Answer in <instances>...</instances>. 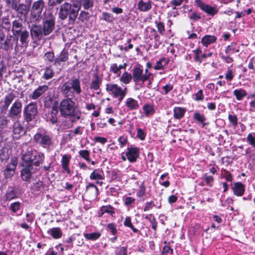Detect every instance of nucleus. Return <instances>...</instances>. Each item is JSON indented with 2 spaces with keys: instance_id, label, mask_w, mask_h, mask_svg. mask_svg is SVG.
Here are the masks:
<instances>
[{
  "instance_id": "nucleus-15",
  "label": "nucleus",
  "mask_w": 255,
  "mask_h": 255,
  "mask_svg": "<svg viewBox=\"0 0 255 255\" xmlns=\"http://www.w3.org/2000/svg\"><path fill=\"white\" fill-rule=\"evenodd\" d=\"M15 98L16 95L14 92H9L7 93L4 96L3 99L1 101V110L2 111L6 110Z\"/></svg>"
},
{
  "instance_id": "nucleus-59",
  "label": "nucleus",
  "mask_w": 255,
  "mask_h": 255,
  "mask_svg": "<svg viewBox=\"0 0 255 255\" xmlns=\"http://www.w3.org/2000/svg\"><path fill=\"white\" fill-rule=\"evenodd\" d=\"M255 134L249 133L247 137V140L253 147H255Z\"/></svg>"
},
{
  "instance_id": "nucleus-41",
  "label": "nucleus",
  "mask_w": 255,
  "mask_h": 255,
  "mask_svg": "<svg viewBox=\"0 0 255 255\" xmlns=\"http://www.w3.org/2000/svg\"><path fill=\"white\" fill-rule=\"evenodd\" d=\"M58 112V110L56 108H53L51 110L49 120L53 124L56 123L57 122Z\"/></svg>"
},
{
  "instance_id": "nucleus-42",
  "label": "nucleus",
  "mask_w": 255,
  "mask_h": 255,
  "mask_svg": "<svg viewBox=\"0 0 255 255\" xmlns=\"http://www.w3.org/2000/svg\"><path fill=\"white\" fill-rule=\"evenodd\" d=\"M124 225L125 227H128V228H129L130 229H131L132 230V231H133V232H134V233H136L138 232V230L133 227V226L131 223V218L130 217H127L125 219L124 221Z\"/></svg>"
},
{
  "instance_id": "nucleus-5",
  "label": "nucleus",
  "mask_w": 255,
  "mask_h": 255,
  "mask_svg": "<svg viewBox=\"0 0 255 255\" xmlns=\"http://www.w3.org/2000/svg\"><path fill=\"white\" fill-rule=\"evenodd\" d=\"M34 140L37 144L47 149L53 145L52 137L45 131H40L36 133Z\"/></svg>"
},
{
  "instance_id": "nucleus-1",
  "label": "nucleus",
  "mask_w": 255,
  "mask_h": 255,
  "mask_svg": "<svg viewBox=\"0 0 255 255\" xmlns=\"http://www.w3.org/2000/svg\"><path fill=\"white\" fill-rule=\"evenodd\" d=\"M73 98H66L63 99L59 104V111L61 115L65 118H73L72 122H75L81 119V113L77 109Z\"/></svg>"
},
{
  "instance_id": "nucleus-53",
  "label": "nucleus",
  "mask_w": 255,
  "mask_h": 255,
  "mask_svg": "<svg viewBox=\"0 0 255 255\" xmlns=\"http://www.w3.org/2000/svg\"><path fill=\"white\" fill-rule=\"evenodd\" d=\"M193 99L196 101H202L204 99L203 91L202 90H199L197 93L192 96Z\"/></svg>"
},
{
  "instance_id": "nucleus-13",
  "label": "nucleus",
  "mask_w": 255,
  "mask_h": 255,
  "mask_svg": "<svg viewBox=\"0 0 255 255\" xmlns=\"http://www.w3.org/2000/svg\"><path fill=\"white\" fill-rule=\"evenodd\" d=\"M17 164V159L12 158L11 162L7 164L3 171V175L6 178H9L13 176L15 173V170Z\"/></svg>"
},
{
  "instance_id": "nucleus-4",
  "label": "nucleus",
  "mask_w": 255,
  "mask_h": 255,
  "mask_svg": "<svg viewBox=\"0 0 255 255\" xmlns=\"http://www.w3.org/2000/svg\"><path fill=\"white\" fill-rule=\"evenodd\" d=\"M151 75L147 69L143 72L142 66L139 64L135 65L132 69L133 81L136 83L140 82L144 83L149 79Z\"/></svg>"
},
{
  "instance_id": "nucleus-23",
  "label": "nucleus",
  "mask_w": 255,
  "mask_h": 255,
  "mask_svg": "<svg viewBox=\"0 0 255 255\" xmlns=\"http://www.w3.org/2000/svg\"><path fill=\"white\" fill-rule=\"evenodd\" d=\"M234 195L242 196L245 191V185L240 182H235L232 187Z\"/></svg>"
},
{
  "instance_id": "nucleus-47",
  "label": "nucleus",
  "mask_w": 255,
  "mask_h": 255,
  "mask_svg": "<svg viewBox=\"0 0 255 255\" xmlns=\"http://www.w3.org/2000/svg\"><path fill=\"white\" fill-rule=\"evenodd\" d=\"M54 72L52 69L49 67H47L44 70L43 78L46 80L52 78L53 76Z\"/></svg>"
},
{
  "instance_id": "nucleus-49",
  "label": "nucleus",
  "mask_w": 255,
  "mask_h": 255,
  "mask_svg": "<svg viewBox=\"0 0 255 255\" xmlns=\"http://www.w3.org/2000/svg\"><path fill=\"white\" fill-rule=\"evenodd\" d=\"M16 11L18 13L25 15L27 14L28 9L27 6L25 4L20 3L18 4L17 9Z\"/></svg>"
},
{
  "instance_id": "nucleus-43",
  "label": "nucleus",
  "mask_w": 255,
  "mask_h": 255,
  "mask_svg": "<svg viewBox=\"0 0 255 255\" xmlns=\"http://www.w3.org/2000/svg\"><path fill=\"white\" fill-rule=\"evenodd\" d=\"M193 118L194 120L201 123L203 127L206 125V124L204 123L206 120V118L204 115L201 114L200 113L196 112L194 114Z\"/></svg>"
},
{
  "instance_id": "nucleus-63",
  "label": "nucleus",
  "mask_w": 255,
  "mask_h": 255,
  "mask_svg": "<svg viewBox=\"0 0 255 255\" xmlns=\"http://www.w3.org/2000/svg\"><path fill=\"white\" fill-rule=\"evenodd\" d=\"M89 16V13L85 11H81L80 13L79 19L83 22L87 20Z\"/></svg>"
},
{
  "instance_id": "nucleus-61",
  "label": "nucleus",
  "mask_w": 255,
  "mask_h": 255,
  "mask_svg": "<svg viewBox=\"0 0 255 255\" xmlns=\"http://www.w3.org/2000/svg\"><path fill=\"white\" fill-rule=\"evenodd\" d=\"M228 119L233 126L236 127L237 126L238 118L236 115L229 114L228 116Z\"/></svg>"
},
{
  "instance_id": "nucleus-37",
  "label": "nucleus",
  "mask_w": 255,
  "mask_h": 255,
  "mask_svg": "<svg viewBox=\"0 0 255 255\" xmlns=\"http://www.w3.org/2000/svg\"><path fill=\"white\" fill-rule=\"evenodd\" d=\"M34 156L35 157L33 162V167L35 166V167L37 168L42 163L45 156L42 152L38 151Z\"/></svg>"
},
{
  "instance_id": "nucleus-12",
  "label": "nucleus",
  "mask_w": 255,
  "mask_h": 255,
  "mask_svg": "<svg viewBox=\"0 0 255 255\" xmlns=\"http://www.w3.org/2000/svg\"><path fill=\"white\" fill-rule=\"evenodd\" d=\"M17 43V40L12 35H8L3 42L0 43V47L1 49L7 52H10L13 49L14 43Z\"/></svg>"
},
{
  "instance_id": "nucleus-7",
  "label": "nucleus",
  "mask_w": 255,
  "mask_h": 255,
  "mask_svg": "<svg viewBox=\"0 0 255 255\" xmlns=\"http://www.w3.org/2000/svg\"><path fill=\"white\" fill-rule=\"evenodd\" d=\"M44 5L43 0H38L33 3L30 10V20L31 22L39 21L40 20Z\"/></svg>"
},
{
  "instance_id": "nucleus-20",
  "label": "nucleus",
  "mask_w": 255,
  "mask_h": 255,
  "mask_svg": "<svg viewBox=\"0 0 255 255\" xmlns=\"http://www.w3.org/2000/svg\"><path fill=\"white\" fill-rule=\"evenodd\" d=\"M151 8L152 1L151 0H139L137 3V9L140 11H147Z\"/></svg>"
},
{
  "instance_id": "nucleus-2",
  "label": "nucleus",
  "mask_w": 255,
  "mask_h": 255,
  "mask_svg": "<svg viewBox=\"0 0 255 255\" xmlns=\"http://www.w3.org/2000/svg\"><path fill=\"white\" fill-rule=\"evenodd\" d=\"M80 9V6L75 4H71L68 2H65L61 4L58 12L59 18L64 20L68 17L69 21L74 22L76 20Z\"/></svg>"
},
{
  "instance_id": "nucleus-34",
  "label": "nucleus",
  "mask_w": 255,
  "mask_h": 255,
  "mask_svg": "<svg viewBox=\"0 0 255 255\" xmlns=\"http://www.w3.org/2000/svg\"><path fill=\"white\" fill-rule=\"evenodd\" d=\"M186 109L181 107H176L173 109V117L175 119L179 120L183 118Z\"/></svg>"
},
{
  "instance_id": "nucleus-17",
  "label": "nucleus",
  "mask_w": 255,
  "mask_h": 255,
  "mask_svg": "<svg viewBox=\"0 0 255 255\" xmlns=\"http://www.w3.org/2000/svg\"><path fill=\"white\" fill-rule=\"evenodd\" d=\"M22 109V103L19 100H16L12 105L8 112V116L13 118L20 114Z\"/></svg>"
},
{
  "instance_id": "nucleus-40",
  "label": "nucleus",
  "mask_w": 255,
  "mask_h": 255,
  "mask_svg": "<svg viewBox=\"0 0 255 255\" xmlns=\"http://www.w3.org/2000/svg\"><path fill=\"white\" fill-rule=\"evenodd\" d=\"M101 234L99 232H94L92 233H84V236L87 240L95 241L100 238Z\"/></svg>"
},
{
  "instance_id": "nucleus-54",
  "label": "nucleus",
  "mask_w": 255,
  "mask_h": 255,
  "mask_svg": "<svg viewBox=\"0 0 255 255\" xmlns=\"http://www.w3.org/2000/svg\"><path fill=\"white\" fill-rule=\"evenodd\" d=\"M204 177L206 181V185L209 187H212L214 180V177L212 175H208L207 173H205L204 175Z\"/></svg>"
},
{
  "instance_id": "nucleus-31",
  "label": "nucleus",
  "mask_w": 255,
  "mask_h": 255,
  "mask_svg": "<svg viewBox=\"0 0 255 255\" xmlns=\"http://www.w3.org/2000/svg\"><path fill=\"white\" fill-rule=\"evenodd\" d=\"M70 159V155L64 154L63 155L61 160L62 168L67 173H70V170L69 168V164Z\"/></svg>"
},
{
  "instance_id": "nucleus-58",
  "label": "nucleus",
  "mask_w": 255,
  "mask_h": 255,
  "mask_svg": "<svg viewBox=\"0 0 255 255\" xmlns=\"http://www.w3.org/2000/svg\"><path fill=\"white\" fill-rule=\"evenodd\" d=\"M145 187L142 184L140 186L139 189L136 192V196L137 197L141 199L145 195Z\"/></svg>"
},
{
  "instance_id": "nucleus-28",
  "label": "nucleus",
  "mask_w": 255,
  "mask_h": 255,
  "mask_svg": "<svg viewBox=\"0 0 255 255\" xmlns=\"http://www.w3.org/2000/svg\"><path fill=\"white\" fill-rule=\"evenodd\" d=\"M125 105L130 111L136 110L139 108L138 102L132 98L127 99Z\"/></svg>"
},
{
  "instance_id": "nucleus-26",
  "label": "nucleus",
  "mask_w": 255,
  "mask_h": 255,
  "mask_svg": "<svg viewBox=\"0 0 255 255\" xmlns=\"http://www.w3.org/2000/svg\"><path fill=\"white\" fill-rule=\"evenodd\" d=\"M17 198L16 191L12 187H9L6 190L3 197V201H9Z\"/></svg>"
},
{
  "instance_id": "nucleus-22",
  "label": "nucleus",
  "mask_w": 255,
  "mask_h": 255,
  "mask_svg": "<svg viewBox=\"0 0 255 255\" xmlns=\"http://www.w3.org/2000/svg\"><path fill=\"white\" fill-rule=\"evenodd\" d=\"M47 90L48 86L46 85L39 86L29 95V98L33 100H36L40 97Z\"/></svg>"
},
{
  "instance_id": "nucleus-45",
  "label": "nucleus",
  "mask_w": 255,
  "mask_h": 255,
  "mask_svg": "<svg viewBox=\"0 0 255 255\" xmlns=\"http://www.w3.org/2000/svg\"><path fill=\"white\" fill-rule=\"evenodd\" d=\"M124 204L126 206L131 208L132 207L135 202V199L131 197L127 196L124 198Z\"/></svg>"
},
{
  "instance_id": "nucleus-39",
  "label": "nucleus",
  "mask_w": 255,
  "mask_h": 255,
  "mask_svg": "<svg viewBox=\"0 0 255 255\" xmlns=\"http://www.w3.org/2000/svg\"><path fill=\"white\" fill-rule=\"evenodd\" d=\"M132 79V76L128 72H125L120 78V81L126 85L130 83Z\"/></svg>"
},
{
  "instance_id": "nucleus-16",
  "label": "nucleus",
  "mask_w": 255,
  "mask_h": 255,
  "mask_svg": "<svg viewBox=\"0 0 255 255\" xmlns=\"http://www.w3.org/2000/svg\"><path fill=\"white\" fill-rule=\"evenodd\" d=\"M30 34L33 40H40L43 35V31L41 26L32 24L30 28Z\"/></svg>"
},
{
  "instance_id": "nucleus-60",
  "label": "nucleus",
  "mask_w": 255,
  "mask_h": 255,
  "mask_svg": "<svg viewBox=\"0 0 255 255\" xmlns=\"http://www.w3.org/2000/svg\"><path fill=\"white\" fill-rule=\"evenodd\" d=\"M116 255H127V248L121 247L117 248L115 252Z\"/></svg>"
},
{
  "instance_id": "nucleus-55",
  "label": "nucleus",
  "mask_w": 255,
  "mask_h": 255,
  "mask_svg": "<svg viewBox=\"0 0 255 255\" xmlns=\"http://www.w3.org/2000/svg\"><path fill=\"white\" fill-rule=\"evenodd\" d=\"M103 211L105 213H109L112 216H114L115 214L114 208L111 205L103 206Z\"/></svg>"
},
{
  "instance_id": "nucleus-38",
  "label": "nucleus",
  "mask_w": 255,
  "mask_h": 255,
  "mask_svg": "<svg viewBox=\"0 0 255 255\" xmlns=\"http://www.w3.org/2000/svg\"><path fill=\"white\" fill-rule=\"evenodd\" d=\"M142 109L144 113L147 117L153 115L155 112V110L153 105L149 104L144 105L142 107Z\"/></svg>"
},
{
  "instance_id": "nucleus-50",
  "label": "nucleus",
  "mask_w": 255,
  "mask_h": 255,
  "mask_svg": "<svg viewBox=\"0 0 255 255\" xmlns=\"http://www.w3.org/2000/svg\"><path fill=\"white\" fill-rule=\"evenodd\" d=\"M79 155L87 162L90 161V152L88 150H81L79 151Z\"/></svg>"
},
{
  "instance_id": "nucleus-62",
  "label": "nucleus",
  "mask_w": 255,
  "mask_h": 255,
  "mask_svg": "<svg viewBox=\"0 0 255 255\" xmlns=\"http://www.w3.org/2000/svg\"><path fill=\"white\" fill-rule=\"evenodd\" d=\"M149 37L151 39L153 38L156 41H159V36L157 34L156 31L153 28L150 29Z\"/></svg>"
},
{
  "instance_id": "nucleus-57",
  "label": "nucleus",
  "mask_w": 255,
  "mask_h": 255,
  "mask_svg": "<svg viewBox=\"0 0 255 255\" xmlns=\"http://www.w3.org/2000/svg\"><path fill=\"white\" fill-rule=\"evenodd\" d=\"M54 54L53 52H47L43 55V59L45 61L52 62L54 60Z\"/></svg>"
},
{
  "instance_id": "nucleus-64",
  "label": "nucleus",
  "mask_w": 255,
  "mask_h": 255,
  "mask_svg": "<svg viewBox=\"0 0 255 255\" xmlns=\"http://www.w3.org/2000/svg\"><path fill=\"white\" fill-rule=\"evenodd\" d=\"M103 19L108 22H112L114 20L113 15L110 13L103 12Z\"/></svg>"
},
{
  "instance_id": "nucleus-27",
  "label": "nucleus",
  "mask_w": 255,
  "mask_h": 255,
  "mask_svg": "<svg viewBox=\"0 0 255 255\" xmlns=\"http://www.w3.org/2000/svg\"><path fill=\"white\" fill-rule=\"evenodd\" d=\"M86 191L91 195V198L95 199L97 198L99 194L98 187L92 183H89L86 186Z\"/></svg>"
},
{
  "instance_id": "nucleus-29",
  "label": "nucleus",
  "mask_w": 255,
  "mask_h": 255,
  "mask_svg": "<svg viewBox=\"0 0 255 255\" xmlns=\"http://www.w3.org/2000/svg\"><path fill=\"white\" fill-rule=\"evenodd\" d=\"M84 128L78 126L74 129L69 131V133L66 135V138L69 140H71L77 135H82L83 133Z\"/></svg>"
},
{
  "instance_id": "nucleus-3",
  "label": "nucleus",
  "mask_w": 255,
  "mask_h": 255,
  "mask_svg": "<svg viewBox=\"0 0 255 255\" xmlns=\"http://www.w3.org/2000/svg\"><path fill=\"white\" fill-rule=\"evenodd\" d=\"M61 92L66 98H74L75 95H80L82 92L80 80L74 78L65 82L61 87Z\"/></svg>"
},
{
  "instance_id": "nucleus-33",
  "label": "nucleus",
  "mask_w": 255,
  "mask_h": 255,
  "mask_svg": "<svg viewBox=\"0 0 255 255\" xmlns=\"http://www.w3.org/2000/svg\"><path fill=\"white\" fill-rule=\"evenodd\" d=\"M217 40V37L214 35H206L201 40L203 46L207 47L210 44L214 43Z\"/></svg>"
},
{
  "instance_id": "nucleus-46",
  "label": "nucleus",
  "mask_w": 255,
  "mask_h": 255,
  "mask_svg": "<svg viewBox=\"0 0 255 255\" xmlns=\"http://www.w3.org/2000/svg\"><path fill=\"white\" fill-rule=\"evenodd\" d=\"M101 84V80L98 76H96L95 79L93 80L90 84V89L97 90L99 89Z\"/></svg>"
},
{
  "instance_id": "nucleus-18",
  "label": "nucleus",
  "mask_w": 255,
  "mask_h": 255,
  "mask_svg": "<svg viewBox=\"0 0 255 255\" xmlns=\"http://www.w3.org/2000/svg\"><path fill=\"white\" fill-rule=\"evenodd\" d=\"M139 148L137 147H128L126 156L130 162H134L139 156Z\"/></svg>"
},
{
  "instance_id": "nucleus-52",
  "label": "nucleus",
  "mask_w": 255,
  "mask_h": 255,
  "mask_svg": "<svg viewBox=\"0 0 255 255\" xmlns=\"http://www.w3.org/2000/svg\"><path fill=\"white\" fill-rule=\"evenodd\" d=\"M93 0H82L81 5L85 9H89L92 8L93 6Z\"/></svg>"
},
{
  "instance_id": "nucleus-25",
  "label": "nucleus",
  "mask_w": 255,
  "mask_h": 255,
  "mask_svg": "<svg viewBox=\"0 0 255 255\" xmlns=\"http://www.w3.org/2000/svg\"><path fill=\"white\" fill-rule=\"evenodd\" d=\"M47 234L56 240L60 239L63 235L62 231L59 227H53L49 229L47 231Z\"/></svg>"
},
{
  "instance_id": "nucleus-10",
  "label": "nucleus",
  "mask_w": 255,
  "mask_h": 255,
  "mask_svg": "<svg viewBox=\"0 0 255 255\" xmlns=\"http://www.w3.org/2000/svg\"><path fill=\"white\" fill-rule=\"evenodd\" d=\"M23 168L21 171V177L22 180L28 181L32 176V174L38 170V168L31 166V165L22 162Z\"/></svg>"
},
{
  "instance_id": "nucleus-32",
  "label": "nucleus",
  "mask_w": 255,
  "mask_h": 255,
  "mask_svg": "<svg viewBox=\"0 0 255 255\" xmlns=\"http://www.w3.org/2000/svg\"><path fill=\"white\" fill-rule=\"evenodd\" d=\"M90 178L91 180H103L104 178V173L100 169H96L91 173Z\"/></svg>"
},
{
  "instance_id": "nucleus-35",
  "label": "nucleus",
  "mask_w": 255,
  "mask_h": 255,
  "mask_svg": "<svg viewBox=\"0 0 255 255\" xmlns=\"http://www.w3.org/2000/svg\"><path fill=\"white\" fill-rule=\"evenodd\" d=\"M20 36V41L21 44L24 46H27L28 43V38L29 36V32L25 29L20 31L19 35Z\"/></svg>"
},
{
  "instance_id": "nucleus-6",
  "label": "nucleus",
  "mask_w": 255,
  "mask_h": 255,
  "mask_svg": "<svg viewBox=\"0 0 255 255\" xmlns=\"http://www.w3.org/2000/svg\"><path fill=\"white\" fill-rule=\"evenodd\" d=\"M106 90L112 95L113 98H117L119 102H121L124 99L127 93V87L122 89L116 84H107Z\"/></svg>"
},
{
  "instance_id": "nucleus-44",
  "label": "nucleus",
  "mask_w": 255,
  "mask_h": 255,
  "mask_svg": "<svg viewBox=\"0 0 255 255\" xmlns=\"http://www.w3.org/2000/svg\"><path fill=\"white\" fill-rule=\"evenodd\" d=\"M9 158L8 150L7 148H2L0 151V160L5 162Z\"/></svg>"
},
{
  "instance_id": "nucleus-14",
  "label": "nucleus",
  "mask_w": 255,
  "mask_h": 255,
  "mask_svg": "<svg viewBox=\"0 0 255 255\" xmlns=\"http://www.w3.org/2000/svg\"><path fill=\"white\" fill-rule=\"evenodd\" d=\"M195 4L209 15L213 16L218 12L215 7L204 3L201 0H195Z\"/></svg>"
},
{
  "instance_id": "nucleus-30",
  "label": "nucleus",
  "mask_w": 255,
  "mask_h": 255,
  "mask_svg": "<svg viewBox=\"0 0 255 255\" xmlns=\"http://www.w3.org/2000/svg\"><path fill=\"white\" fill-rule=\"evenodd\" d=\"M169 62V60L168 58L162 57L156 62L153 68L156 70L163 69L168 64Z\"/></svg>"
},
{
  "instance_id": "nucleus-9",
  "label": "nucleus",
  "mask_w": 255,
  "mask_h": 255,
  "mask_svg": "<svg viewBox=\"0 0 255 255\" xmlns=\"http://www.w3.org/2000/svg\"><path fill=\"white\" fill-rule=\"evenodd\" d=\"M37 113V106L35 103H31L24 107L23 115L24 119L28 123L35 119Z\"/></svg>"
},
{
  "instance_id": "nucleus-56",
  "label": "nucleus",
  "mask_w": 255,
  "mask_h": 255,
  "mask_svg": "<svg viewBox=\"0 0 255 255\" xmlns=\"http://www.w3.org/2000/svg\"><path fill=\"white\" fill-rule=\"evenodd\" d=\"M110 71L118 76H120L121 74V71L119 70L118 65L116 63L111 64L110 67Z\"/></svg>"
},
{
  "instance_id": "nucleus-19",
  "label": "nucleus",
  "mask_w": 255,
  "mask_h": 255,
  "mask_svg": "<svg viewBox=\"0 0 255 255\" xmlns=\"http://www.w3.org/2000/svg\"><path fill=\"white\" fill-rule=\"evenodd\" d=\"M13 137L18 139L25 133L24 128L19 122H15L12 127Z\"/></svg>"
},
{
  "instance_id": "nucleus-51",
  "label": "nucleus",
  "mask_w": 255,
  "mask_h": 255,
  "mask_svg": "<svg viewBox=\"0 0 255 255\" xmlns=\"http://www.w3.org/2000/svg\"><path fill=\"white\" fill-rule=\"evenodd\" d=\"M21 203L19 202L12 203L9 206V209L13 213H16L20 209Z\"/></svg>"
},
{
  "instance_id": "nucleus-8",
  "label": "nucleus",
  "mask_w": 255,
  "mask_h": 255,
  "mask_svg": "<svg viewBox=\"0 0 255 255\" xmlns=\"http://www.w3.org/2000/svg\"><path fill=\"white\" fill-rule=\"evenodd\" d=\"M55 19L52 12L47 13L44 16L42 21V29L43 35H49L55 27Z\"/></svg>"
},
{
  "instance_id": "nucleus-36",
  "label": "nucleus",
  "mask_w": 255,
  "mask_h": 255,
  "mask_svg": "<svg viewBox=\"0 0 255 255\" xmlns=\"http://www.w3.org/2000/svg\"><path fill=\"white\" fill-rule=\"evenodd\" d=\"M233 94L237 100L242 101L247 96V92L244 89L240 88L234 90Z\"/></svg>"
},
{
  "instance_id": "nucleus-24",
  "label": "nucleus",
  "mask_w": 255,
  "mask_h": 255,
  "mask_svg": "<svg viewBox=\"0 0 255 255\" xmlns=\"http://www.w3.org/2000/svg\"><path fill=\"white\" fill-rule=\"evenodd\" d=\"M68 60V52L65 49H63L57 58L54 59L55 66L60 65L61 62H66Z\"/></svg>"
},
{
  "instance_id": "nucleus-48",
  "label": "nucleus",
  "mask_w": 255,
  "mask_h": 255,
  "mask_svg": "<svg viewBox=\"0 0 255 255\" xmlns=\"http://www.w3.org/2000/svg\"><path fill=\"white\" fill-rule=\"evenodd\" d=\"M236 46L237 44L235 43H232L230 45H228L225 50L226 54L230 55L235 52H238L239 50L236 49Z\"/></svg>"
},
{
  "instance_id": "nucleus-11",
  "label": "nucleus",
  "mask_w": 255,
  "mask_h": 255,
  "mask_svg": "<svg viewBox=\"0 0 255 255\" xmlns=\"http://www.w3.org/2000/svg\"><path fill=\"white\" fill-rule=\"evenodd\" d=\"M22 160L24 163L28 164L33 166V162L35 159L36 153L37 151L33 149L32 147H28L25 151H23Z\"/></svg>"
},
{
  "instance_id": "nucleus-21",
  "label": "nucleus",
  "mask_w": 255,
  "mask_h": 255,
  "mask_svg": "<svg viewBox=\"0 0 255 255\" xmlns=\"http://www.w3.org/2000/svg\"><path fill=\"white\" fill-rule=\"evenodd\" d=\"M23 27L20 19H16L12 22L11 31L13 35L17 36L23 30Z\"/></svg>"
}]
</instances>
